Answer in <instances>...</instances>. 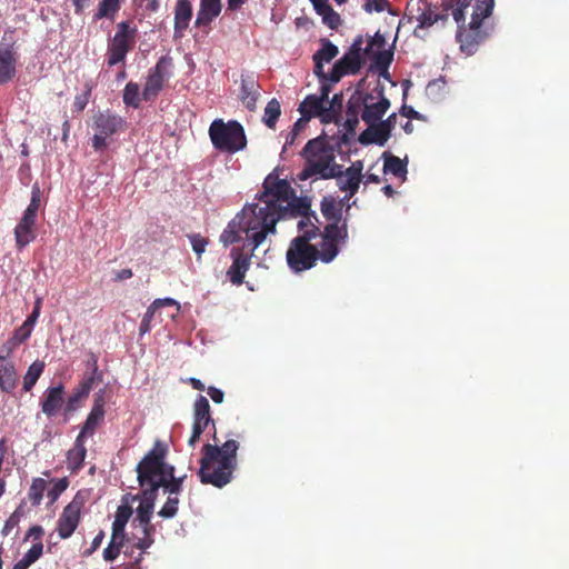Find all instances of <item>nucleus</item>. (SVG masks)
I'll list each match as a JSON object with an SVG mask.
<instances>
[{"mask_svg": "<svg viewBox=\"0 0 569 569\" xmlns=\"http://www.w3.org/2000/svg\"><path fill=\"white\" fill-rule=\"evenodd\" d=\"M193 421L202 427L212 428L214 443H206L201 449V460L198 476L201 483L223 488L231 482L238 466L237 452L239 442L230 439L219 446L216 422L211 416L210 403L204 396H198L193 403Z\"/></svg>", "mask_w": 569, "mask_h": 569, "instance_id": "1", "label": "nucleus"}, {"mask_svg": "<svg viewBox=\"0 0 569 569\" xmlns=\"http://www.w3.org/2000/svg\"><path fill=\"white\" fill-rule=\"evenodd\" d=\"M300 156L305 160V166L297 174L299 181L329 180L341 172V164L336 162L335 150L325 137L309 140Z\"/></svg>", "mask_w": 569, "mask_h": 569, "instance_id": "2", "label": "nucleus"}, {"mask_svg": "<svg viewBox=\"0 0 569 569\" xmlns=\"http://www.w3.org/2000/svg\"><path fill=\"white\" fill-rule=\"evenodd\" d=\"M237 216L241 220L242 232L252 251L261 246L269 234L277 232L276 226L281 220L279 209L270 204L263 206L261 202L244 206Z\"/></svg>", "mask_w": 569, "mask_h": 569, "instance_id": "3", "label": "nucleus"}, {"mask_svg": "<svg viewBox=\"0 0 569 569\" xmlns=\"http://www.w3.org/2000/svg\"><path fill=\"white\" fill-rule=\"evenodd\" d=\"M168 447L157 440L153 447L144 455L136 467L137 475L151 470L150 482L163 488L169 496L178 497L182 491L181 479L174 476V467L166 462Z\"/></svg>", "mask_w": 569, "mask_h": 569, "instance_id": "4", "label": "nucleus"}, {"mask_svg": "<svg viewBox=\"0 0 569 569\" xmlns=\"http://www.w3.org/2000/svg\"><path fill=\"white\" fill-rule=\"evenodd\" d=\"M209 137L214 149L221 152L233 154L247 147L244 129L237 120H213L209 127Z\"/></svg>", "mask_w": 569, "mask_h": 569, "instance_id": "5", "label": "nucleus"}, {"mask_svg": "<svg viewBox=\"0 0 569 569\" xmlns=\"http://www.w3.org/2000/svg\"><path fill=\"white\" fill-rule=\"evenodd\" d=\"M319 233L317 226H311L305 234H300L290 241L286 253L289 268L296 272H302L313 268L318 261V247L310 241Z\"/></svg>", "mask_w": 569, "mask_h": 569, "instance_id": "6", "label": "nucleus"}, {"mask_svg": "<svg viewBox=\"0 0 569 569\" xmlns=\"http://www.w3.org/2000/svg\"><path fill=\"white\" fill-rule=\"evenodd\" d=\"M92 147L96 151L107 148V139L126 129V120L111 110L97 112L92 118Z\"/></svg>", "mask_w": 569, "mask_h": 569, "instance_id": "7", "label": "nucleus"}, {"mask_svg": "<svg viewBox=\"0 0 569 569\" xmlns=\"http://www.w3.org/2000/svg\"><path fill=\"white\" fill-rule=\"evenodd\" d=\"M318 234L321 237L317 254L318 260L329 263L338 256L340 246L345 244L348 240L347 221L345 220L341 226L327 223Z\"/></svg>", "mask_w": 569, "mask_h": 569, "instance_id": "8", "label": "nucleus"}, {"mask_svg": "<svg viewBox=\"0 0 569 569\" xmlns=\"http://www.w3.org/2000/svg\"><path fill=\"white\" fill-rule=\"evenodd\" d=\"M132 515V509L128 505H121L118 507L114 520L112 522L111 539L103 550V559L108 562L114 561L126 542L130 541V538L126 535V525Z\"/></svg>", "mask_w": 569, "mask_h": 569, "instance_id": "9", "label": "nucleus"}, {"mask_svg": "<svg viewBox=\"0 0 569 569\" xmlns=\"http://www.w3.org/2000/svg\"><path fill=\"white\" fill-rule=\"evenodd\" d=\"M16 29L4 30L0 40V86L13 79L19 59Z\"/></svg>", "mask_w": 569, "mask_h": 569, "instance_id": "10", "label": "nucleus"}, {"mask_svg": "<svg viewBox=\"0 0 569 569\" xmlns=\"http://www.w3.org/2000/svg\"><path fill=\"white\" fill-rule=\"evenodd\" d=\"M151 470L143 471L141 477L137 475V479L140 486V505L137 508L136 520L139 522L141 528L148 530H154V526L150 523L151 515L153 512L154 502L158 497V486L150 482L149 475Z\"/></svg>", "mask_w": 569, "mask_h": 569, "instance_id": "11", "label": "nucleus"}, {"mask_svg": "<svg viewBox=\"0 0 569 569\" xmlns=\"http://www.w3.org/2000/svg\"><path fill=\"white\" fill-rule=\"evenodd\" d=\"M171 58L161 57L156 66L148 72V77L142 90L144 101L154 100L163 89L166 81L170 78Z\"/></svg>", "mask_w": 569, "mask_h": 569, "instance_id": "12", "label": "nucleus"}, {"mask_svg": "<svg viewBox=\"0 0 569 569\" xmlns=\"http://www.w3.org/2000/svg\"><path fill=\"white\" fill-rule=\"evenodd\" d=\"M292 189L288 181L278 178L267 177L263 182V191L259 196V201L266 206L270 204L274 209L282 204L292 196Z\"/></svg>", "mask_w": 569, "mask_h": 569, "instance_id": "13", "label": "nucleus"}, {"mask_svg": "<svg viewBox=\"0 0 569 569\" xmlns=\"http://www.w3.org/2000/svg\"><path fill=\"white\" fill-rule=\"evenodd\" d=\"M488 36L482 23H475L470 20L468 26H459L456 38L462 52L473 54Z\"/></svg>", "mask_w": 569, "mask_h": 569, "instance_id": "14", "label": "nucleus"}, {"mask_svg": "<svg viewBox=\"0 0 569 569\" xmlns=\"http://www.w3.org/2000/svg\"><path fill=\"white\" fill-rule=\"evenodd\" d=\"M81 509L82 502L76 499L63 508L57 522V531L61 539L70 538L78 528L81 519Z\"/></svg>", "mask_w": 569, "mask_h": 569, "instance_id": "15", "label": "nucleus"}, {"mask_svg": "<svg viewBox=\"0 0 569 569\" xmlns=\"http://www.w3.org/2000/svg\"><path fill=\"white\" fill-rule=\"evenodd\" d=\"M252 254V249L248 253L244 252V248L234 247L231 249L230 257L232 258V263L227 270V277L232 284L240 286L243 283Z\"/></svg>", "mask_w": 569, "mask_h": 569, "instance_id": "16", "label": "nucleus"}, {"mask_svg": "<svg viewBox=\"0 0 569 569\" xmlns=\"http://www.w3.org/2000/svg\"><path fill=\"white\" fill-rule=\"evenodd\" d=\"M377 94L378 97H375L371 92L366 93L368 102H366L362 120L367 124H372L379 121L390 108V101L383 96L382 89L379 90Z\"/></svg>", "mask_w": 569, "mask_h": 569, "instance_id": "17", "label": "nucleus"}, {"mask_svg": "<svg viewBox=\"0 0 569 569\" xmlns=\"http://www.w3.org/2000/svg\"><path fill=\"white\" fill-rule=\"evenodd\" d=\"M362 44L363 37L358 36L349 50L337 61L342 69L347 72V74H356L360 71L363 60H362Z\"/></svg>", "mask_w": 569, "mask_h": 569, "instance_id": "18", "label": "nucleus"}, {"mask_svg": "<svg viewBox=\"0 0 569 569\" xmlns=\"http://www.w3.org/2000/svg\"><path fill=\"white\" fill-rule=\"evenodd\" d=\"M412 18L418 21V28L426 29L433 26L439 20H447L446 13L438 12V8L426 1L419 0L417 8L410 9Z\"/></svg>", "mask_w": 569, "mask_h": 569, "instance_id": "19", "label": "nucleus"}, {"mask_svg": "<svg viewBox=\"0 0 569 569\" xmlns=\"http://www.w3.org/2000/svg\"><path fill=\"white\" fill-rule=\"evenodd\" d=\"M104 418V399L102 395H97L93 400L92 408L81 428L78 436H82L86 439L87 436L94 433L97 427L102 422Z\"/></svg>", "mask_w": 569, "mask_h": 569, "instance_id": "20", "label": "nucleus"}, {"mask_svg": "<svg viewBox=\"0 0 569 569\" xmlns=\"http://www.w3.org/2000/svg\"><path fill=\"white\" fill-rule=\"evenodd\" d=\"M137 29L131 28L128 21L117 24V31L108 47L130 51L136 42Z\"/></svg>", "mask_w": 569, "mask_h": 569, "instance_id": "21", "label": "nucleus"}, {"mask_svg": "<svg viewBox=\"0 0 569 569\" xmlns=\"http://www.w3.org/2000/svg\"><path fill=\"white\" fill-rule=\"evenodd\" d=\"M19 382V375L14 362L11 359L0 357V390L12 393Z\"/></svg>", "mask_w": 569, "mask_h": 569, "instance_id": "22", "label": "nucleus"}, {"mask_svg": "<svg viewBox=\"0 0 569 569\" xmlns=\"http://www.w3.org/2000/svg\"><path fill=\"white\" fill-rule=\"evenodd\" d=\"M64 387L58 385L50 387L44 392V399L41 402V410L48 417H54L63 405Z\"/></svg>", "mask_w": 569, "mask_h": 569, "instance_id": "23", "label": "nucleus"}, {"mask_svg": "<svg viewBox=\"0 0 569 569\" xmlns=\"http://www.w3.org/2000/svg\"><path fill=\"white\" fill-rule=\"evenodd\" d=\"M36 218L22 214L14 228V239L18 249H22L36 238Z\"/></svg>", "mask_w": 569, "mask_h": 569, "instance_id": "24", "label": "nucleus"}, {"mask_svg": "<svg viewBox=\"0 0 569 569\" xmlns=\"http://www.w3.org/2000/svg\"><path fill=\"white\" fill-rule=\"evenodd\" d=\"M84 442L82 436H77L72 448L67 451V468L72 475H77L83 467L87 456Z\"/></svg>", "mask_w": 569, "mask_h": 569, "instance_id": "25", "label": "nucleus"}, {"mask_svg": "<svg viewBox=\"0 0 569 569\" xmlns=\"http://www.w3.org/2000/svg\"><path fill=\"white\" fill-rule=\"evenodd\" d=\"M281 213V219L286 218H297L300 216H305L309 213L310 211V203L305 198H298L296 197L295 192L292 191V196L282 204L280 208H278Z\"/></svg>", "mask_w": 569, "mask_h": 569, "instance_id": "26", "label": "nucleus"}, {"mask_svg": "<svg viewBox=\"0 0 569 569\" xmlns=\"http://www.w3.org/2000/svg\"><path fill=\"white\" fill-rule=\"evenodd\" d=\"M258 88L259 84L252 74L241 76L240 98L247 109L251 111L256 109L259 96Z\"/></svg>", "mask_w": 569, "mask_h": 569, "instance_id": "27", "label": "nucleus"}, {"mask_svg": "<svg viewBox=\"0 0 569 569\" xmlns=\"http://www.w3.org/2000/svg\"><path fill=\"white\" fill-rule=\"evenodd\" d=\"M298 111L305 119H311L318 117L322 122L325 118V102L322 98H318V94H308L299 106Z\"/></svg>", "mask_w": 569, "mask_h": 569, "instance_id": "28", "label": "nucleus"}, {"mask_svg": "<svg viewBox=\"0 0 569 569\" xmlns=\"http://www.w3.org/2000/svg\"><path fill=\"white\" fill-rule=\"evenodd\" d=\"M221 12V0H200L196 26H208Z\"/></svg>", "mask_w": 569, "mask_h": 569, "instance_id": "29", "label": "nucleus"}, {"mask_svg": "<svg viewBox=\"0 0 569 569\" xmlns=\"http://www.w3.org/2000/svg\"><path fill=\"white\" fill-rule=\"evenodd\" d=\"M192 18V6L189 0H177L174 8V32L181 34Z\"/></svg>", "mask_w": 569, "mask_h": 569, "instance_id": "30", "label": "nucleus"}, {"mask_svg": "<svg viewBox=\"0 0 569 569\" xmlns=\"http://www.w3.org/2000/svg\"><path fill=\"white\" fill-rule=\"evenodd\" d=\"M320 210L328 223L341 226L342 203L338 202L333 197H325L320 203Z\"/></svg>", "mask_w": 569, "mask_h": 569, "instance_id": "31", "label": "nucleus"}, {"mask_svg": "<svg viewBox=\"0 0 569 569\" xmlns=\"http://www.w3.org/2000/svg\"><path fill=\"white\" fill-rule=\"evenodd\" d=\"M369 127L362 131L359 136V142L361 144L376 143L380 147L385 146L389 140L388 133L383 131L381 126L377 122L368 124Z\"/></svg>", "mask_w": 569, "mask_h": 569, "instance_id": "32", "label": "nucleus"}, {"mask_svg": "<svg viewBox=\"0 0 569 569\" xmlns=\"http://www.w3.org/2000/svg\"><path fill=\"white\" fill-rule=\"evenodd\" d=\"M342 103V93H336L331 100L328 99V102L325 103V118L322 119V123H339L341 118Z\"/></svg>", "mask_w": 569, "mask_h": 569, "instance_id": "33", "label": "nucleus"}, {"mask_svg": "<svg viewBox=\"0 0 569 569\" xmlns=\"http://www.w3.org/2000/svg\"><path fill=\"white\" fill-rule=\"evenodd\" d=\"M44 368L46 363L42 360H36L28 367L23 376L22 391L29 392L32 390L38 379L43 373Z\"/></svg>", "mask_w": 569, "mask_h": 569, "instance_id": "34", "label": "nucleus"}, {"mask_svg": "<svg viewBox=\"0 0 569 569\" xmlns=\"http://www.w3.org/2000/svg\"><path fill=\"white\" fill-rule=\"evenodd\" d=\"M333 179H337V184L341 191L348 192L345 200L352 198L361 183V179L352 174H347V171L343 172L342 170L337 177H333Z\"/></svg>", "mask_w": 569, "mask_h": 569, "instance_id": "35", "label": "nucleus"}, {"mask_svg": "<svg viewBox=\"0 0 569 569\" xmlns=\"http://www.w3.org/2000/svg\"><path fill=\"white\" fill-rule=\"evenodd\" d=\"M385 163L383 171L385 173H392L395 177L405 178L407 174V163L402 161L400 158L389 153L383 152L382 154Z\"/></svg>", "mask_w": 569, "mask_h": 569, "instance_id": "36", "label": "nucleus"}, {"mask_svg": "<svg viewBox=\"0 0 569 569\" xmlns=\"http://www.w3.org/2000/svg\"><path fill=\"white\" fill-rule=\"evenodd\" d=\"M242 233V224L241 220H239L238 216H236L227 226V228L223 230V232L220 236V241L223 243L224 247H228L232 243H236L241 240Z\"/></svg>", "mask_w": 569, "mask_h": 569, "instance_id": "37", "label": "nucleus"}, {"mask_svg": "<svg viewBox=\"0 0 569 569\" xmlns=\"http://www.w3.org/2000/svg\"><path fill=\"white\" fill-rule=\"evenodd\" d=\"M495 0H473L471 20L475 23H483V20L491 16Z\"/></svg>", "mask_w": 569, "mask_h": 569, "instance_id": "38", "label": "nucleus"}, {"mask_svg": "<svg viewBox=\"0 0 569 569\" xmlns=\"http://www.w3.org/2000/svg\"><path fill=\"white\" fill-rule=\"evenodd\" d=\"M366 93L367 92L356 90L351 94V97L349 98V100L347 102L346 116L359 117V114H360L362 117V113H363V110L366 107V102H368V100L366 99Z\"/></svg>", "mask_w": 569, "mask_h": 569, "instance_id": "39", "label": "nucleus"}, {"mask_svg": "<svg viewBox=\"0 0 569 569\" xmlns=\"http://www.w3.org/2000/svg\"><path fill=\"white\" fill-rule=\"evenodd\" d=\"M123 103L128 107L139 108L142 99L140 94V87L137 82H128L123 89Z\"/></svg>", "mask_w": 569, "mask_h": 569, "instance_id": "40", "label": "nucleus"}, {"mask_svg": "<svg viewBox=\"0 0 569 569\" xmlns=\"http://www.w3.org/2000/svg\"><path fill=\"white\" fill-rule=\"evenodd\" d=\"M281 114V107L277 99H271L266 108L263 113V122L264 124L270 128L274 129L276 123Z\"/></svg>", "mask_w": 569, "mask_h": 569, "instance_id": "41", "label": "nucleus"}, {"mask_svg": "<svg viewBox=\"0 0 569 569\" xmlns=\"http://www.w3.org/2000/svg\"><path fill=\"white\" fill-rule=\"evenodd\" d=\"M47 489V481L42 478H33L28 491V498L32 506H39Z\"/></svg>", "mask_w": 569, "mask_h": 569, "instance_id": "42", "label": "nucleus"}, {"mask_svg": "<svg viewBox=\"0 0 569 569\" xmlns=\"http://www.w3.org/2000/svg\"><path fill=\"white\" fill-rule=\"evenodd\" d=\"M370 56H372L373 63L378 70L381 71V73H385L388 71L389 66L392 62L393 59V51L391 49H382L378 50L376 52H372Z\"/></svg>", "mask_w": 569, "mask_h": 569, "instance_id": "43", "label": "nucleus"}, {"mask_svg": "<svg viewBox=\"0 0 569 569\" xmlns=\"http://www.w3.org/2000/svg\"><path fill=\"white\" fill-rule=\"evenodd\" d=\"M320 43L321 48L313 54L315 58L322 60L325 62H330L338 56V47L335 46L331 41H329L328 39H321Z\"/></svg>", "mask_w": 569, "mask_h": 569, "instance_id": "44", "label": "nucleus"}, {"mask_svg": "<svg viewBox=\"0 0 569 569\" xmlns=\"http://www.w3.org/2000/svg\"><path fill=\"white\" fill-rule=\"evenodd\" d=\"M120 2L121 0H101L94 16L96 19L113 18L120 9Z\"/></svg>", "mask_w": 569, "mask_h": 569, "instance_id": "45", "label": "nucleus"}, {"mask_svg": "<svg viewBox=\"0 0 569 569\" xmlns=\"http://www.w3.org/2000/svg\"><path fill=\"white\" fill-rule=\"evenodd\" d=\"M317 13L322 17V22L330 29H338V27L341 24V18L339 13L336 12L329 3Z\"/></svg>", "mask_w": 569, "mask_h": 569, "instance_id": "46", "label": "nucleus"}, {"mask_svg": "<svg viewBox=\"0 0 569 569\" xmlns=\"http://www.w3.org/2000/svg\"><path fill=\"white\" fill-rule=\"evenodd\" d=\"M41 206V190L38 183H34L32 186L31 190V199L30 203L28 204L27 209L23 211L24 216L32 217L37 219V213L39 211V208Z\"/></svg>", "mask_w": 569, "mask_h": 569, "instance_id": "47", "label": "nucleus"}, {"mask_svg": "<svg viewBox=\"0 0 569 569\" xmlns=\"http://www.w3.org/2000/svg\"><path fill=\"white\" fill-rule=\"evenodd\" d=\"M96 373L97 369H94L90 376L83 378L77 386V388L73 390V392L77 393L82 400H86L88 398L96 381Z\"/></svg>", "mask_w": 569, "mask_h": 569, "instance_id": "48", "label": "nucleus"}, {"mask_svg": "<svg viewBox=\"0 0 569 569\" xmlns=\"http://www.w3.org/2000/svg\"><path fill=\"white\" fill-rule=\"evenodd\" d=\"M386 38L380 31H377L372 37L369 38L368 44L362 49L363 54L370 56L372 52L385 49Z\"/></svg>", "mask_w": 569, "mask_h": 569, "instance_id": "49", "label": "nucleus"}, {"mask_svg": "<svg viewBox=\"0 0 569 569\" xmlns=\"http://www.w3.org/2000/svg\"><path fill=\"white\" fill-rule=\"evenodd\" d=\"M42 552L43 543L38 541L33 543V546L26 552L20 561L29 568L42 556Z\"/></svg>", "mask_w": 569, "mask_h": 569, "instance_id": "50", "label": "nucleus"}, {"mask_svg": "<svg viewBox=\"0 0 569 569\" xmlns=\"http://www.w3.org/2000/svg\"><path fill=\"white\" fill-rule=\"evenodd\" d=\"M188 239L191 243L192 250L198 257V260L201 258V254L206 251L207 246L209 243L208 239L200 233H191L188 234Z\"/></svg>", "mask_w": 569, "mask_h": 569, "instance_id": "51", "label": "nucleus"}, {"mask_svg": "<svg viewBox=\"0 0 569 569\" xmlns=\"http://www.w3.org/2000/svg\"><path fill=\"white\" fill-rule=\"evenodd\" d=\"M178 497L169 496L158 515L166 519L173 518L178 512Z\"/></svg>", "mask_w": 569, "mask_h": 569, "instance_id": "52", "label": "nucleus"}, {"mask_svg": "<svg viewBox=\"0 0 569 569\" xmlns=\"http://www.w3.org/2000/svg\"><path fill=\"white\" fill-rule=\"evenodd\" d=\"M129 51L108 47L107 50V63L109 67H113L118 63H123Z\"/></svg>", "mask_w": 569, "mask_h": 569, "instance_id": "53", "label": "nucleus"}, {"mask_svg": "<svg viewBox=\"0 0 569 569\" xmlns=\"http://www.w3.org/2000/svg\"><path fill=\"white\" fill-rule=\"evenodd\" d=\"M68 478H61L53 482V486L48 490V498L51 502H54L60 495L68 488Z\"/></svg>", "mask_w": 569, "mask_h": 569, "instance_id": "54", "label": "nucleus"}, {"mask_svg": "<svg viewBox=\"0 0 569 569\" xmlns=\"http://www.w3.org/2000/svg\"><path fill=\"white\" fill-rule=\"evenodd\" d=\"M141 529H142L143 537L138 538V540H137V542H134L133 547L144 551L148 548H150L154 541L152 538L154 530H148L147 528H141Z\"/></svg>", "mask_w": 569, "mask_h": 569, "instance_id": "55", "label": "nucleus"}, {"mask_svg": "<svg viewBox=\"0 0 569 569\" xmlns=\"http://www.w3.org/2000/svg\"><path fill=\"white\" fill-rule=\"evenodd\" d=\"M21 516L22 513L19 511V510H16L13 513H11V516L7 519L2 530H1V533L3 536H9L10 532L16 528L18 527L19 522H20V519H21Z\"/></svg>", "mask_w": 569, "mask_h": 569, "instance_id": "56", "label": "nucleus"}, {"mask_svg": "<svg viewBox=\"0 0 569 569\" xmlns=\"http://www.w3.org/2000/svg\"><path fill=\"white\" fill-rule=\"evenodd\" d=\"M41 307H42V298L38 297L34 301L32 312L27 317V319L23 322L24 325L30 327L32 330H33L36 322L38 321L39 316H40Z\"/></svg>", "mask_w": 569, "mask_h": 569, "instance_id": "57", "label": "nucleus"}, {"mask_svg": "<svg viewBox=\"0 0 569 569\" xmlns=\"http://www.w3.org/2000/svg\"><path fill=\"white\" fill-rule=\"evenodd\" d=\"M32 333V329L28 327L27 325L22 323L20 327H18L14 331L11 338H13L19 345L26 342Z\"/></svg>", "mask_w": 569, "mask_h": 569, "instance_id": "58", "label": "nucleus"}, {"mask_svg": "<svg viewBox=\"0 0 569 569\" xmlns=\"http://www.w3.org/2000/svg\"><path fill=\"white\" fill-rule=\"evenodd\" d=\"M154 312H156V308L152 305H150L140 322L139 330H140L141 335H144L150 331V323L154 316Z\"/></svg>", "mask_w": 569, "mask_h": 569, "instance_id": "59", "label": "nucleus"}, {"mask_svg": "<svg viewBox=\"0 0 569 569\" xmlns=\"http://www.w3.org/2000/svg\"><path fill=\"white\" fill-rule=\"evenodd\" d=\"M92 87L90 84H86V91L83 94H79L74 98L73 106L77 111H82L88 104L89 97L91 94Z\"/></svg>", "mask_w": 569, "mask_h": 569, "instance_id": "60", "label": "nucleus"}, {"mask_svg": "<svg viewBox=\"0 0 569 569\" xmlns=\"http://www.w3.org/2000/svg\"><path fill=\"white\" fill-rule=\"evenodd\" d=\"M82 402L83 400L77 393L73 392L66 402L64 415L68 416L78 410L81 407Z\"/></svg>", "mask_w": 569, "mask_h": 569, "instance_id": "61", "label": "nucleus"}, {"mask_svg": "<svg viewBox=\"0 0 569 569\" xmlns=\"http://www.w3.org/2000/svg\"><path fill=\"white\" fill-rule=\"evenodd\" d=\"M388 4V0H365L363 9L367 12H382Z\"/></svg>", "mask_w": 569, "mask_h": 569, "instance_id": "62", "label": "nucleus"}, {"mask_svg": "<svg viewBox=\"0 0 569 569\" xmlns=\"http://www.w3.org/2000/svg\"><path fill=\"white\" fill-rule=\"evenodd\" d=\"M19 342H17L13 338L8 339L0 349V357H4L6 359H11L13 351L19 347Z\"/></svg>", "mask_w": 569, "mask_h": 569, "instance_id": "63", "label": "nucleus"}, {"mask_svg": "<svg viewBox=\"0 0 569 569\" xmlns=\"http://www.w3.org/2000/svg\"><path fill=\"white\" fill-rule=\"evenodd\" d=\"M347 74V72L342 69V67L336 61L333 64L330 73L327 76V79L325 81L329 80L332 83H337L340 81V79Z\"/></svg>", "mask_w": 569, "mask_h": 569, "instance_id": "64", "label": "nucleus"}]
</instances>
